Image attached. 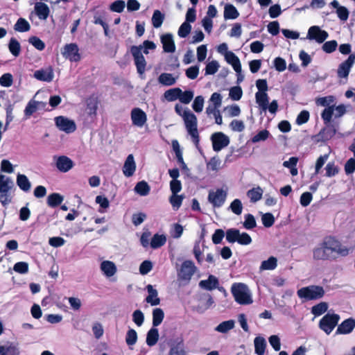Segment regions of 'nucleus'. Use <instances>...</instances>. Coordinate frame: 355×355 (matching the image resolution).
Here are the masks:
<instances>
[{"label":"nucleus","mask_w":355,"mask_h":355,"mask_svg":"<svg viewBox=\"0 0 355 355\" xmlns=\"http://www.w3.org/2000/svg\"><path fill=\"white\" fill-rule=\"evenodd\" d=\"M166 242V236L164 234H155L150 240V247L157 249L163 246Z\"/></svg>","instance_id":"c9c22d12"},{"label":"nucleus","mask_w":355,"mask_h":355,"mask_svg":"<svg viewBox=\"0 0 355 355\" xmlns=\"http://www.w3.org/2000/svg\"><path fill=\"white\" fill-rule=\"evenodd\" d=\"M213 150L219 152L230 144V138L222 132H217L211 135Z\"/></svg>","instance_id":"1a4fd4ad"},{"label":"nucleus","mask_w":355,"mask_h":355,"mask_svg":"<svg viewBox=\"0 0 355 355\" xmlns=\"http://www.w3.org/2000/svg\"><path fill=\"white\" fill-rule=\"evenodd\" d=\"M33 76L38 80L49 83L53 80L54 73L53 69L51 67H48L46 69H42L35 71Z\"/></svg>","instance_id":"aec40b11"},{"label":"nucleus","mask_w":355,"mask_h":355,"mask_svg":"<svg viewBox=\"0 0 355 355\" xmlns=\"http://www.w3.org/2000/svg\"><path fill=\"white\" fill-rule=\"evenodd\" d=\"M256 103L264 112L268 109V95L267 92H257L255 94Z\"/></svg>","instance_id":"bb28decb"},{"label":"nucleus","mask_w":355,"mask_h":355,"mask_svg":"<svg viewBox=\"0 0 355 355\" xmlns=\"http://www.w3.org/2000/svg\"><path fill=\"white\" fill-rule=\"evenodd\" d=\"M194 96V93L191 90H187L182 92L181 90V94H180L179 101L184 104H189Z\"/></svg>","instance_id":"5fc2aeb1"},{"label":"nucleus","mask_w":355,"mask_h":355,"mask_svg":"<svg viewBox=\"0 0 355 355\" xmlns=\"http://www.w3.org/2000/svg\"><path fill=\"white\" fill-rule=\"evenodd\" d=\"M31 28L30 24L24 18H19L15 24L14 29L18 32H26Z\"/></svg>","instance_id":"c03bdc74"},{"label":"nucleus","mask_w":355,"mask_h":355,"mask_svg":"<svg viewBox=\"0 0 355 355\" xmlns=\"http://www.w3.org/2000/svg\"><path fill=\"white\" fill-rule=\"evenodd\" d=\"M227 188H220L216 190H211L208 194V201L214 207H222L227 196Z\"/></svg>","instance_id":"6e6552de"},{"label":"nucleus","mask_w":355,"mask_h":355,"mask_svg":"<svg viewBox=\"0 0 355 355\" xmlns=\"http://www.w3.org/2000/svg\"><path fill=\"white\" fill-rule=\"evenodd\" d=\"M12 83L13 77L12 75L10 73H4L0 77V85L2 87H10L12 85Z\"/></svg>","instance_id":"e2e57ef3"},{"label":"nucleus","mask_w":355,"mask_h":355,"mask_svg":"<svg viewBox=\"0 0 355 355\" xmlns=\"http://www.w3.org/2000/svg\"><path fill=\"white\" fill-rule=\"evenodd\" d=\"M225 59L228 64L232 65L234 71H239L241 67V62L234 53L232 51L227 53Z\"/></svg>","instance_id":"7c9ffc66"},{"label":"nucleus","mask_w":355,"mask_h":355,"mask_svg":"<svg viewBox=\"0 0 355 355\" xmlns=\"http://www.w3.org/2000/svg\"><path fill=\"white\" fill-rule=\"evenodd\" d=\"M98 108V101L96 98H89L87 101V112L90 116H95Z\"/></svg>","instance_id":"de8ad7c7"},{"label":"nucleus","mask_w":355,"mask_h":355,"mask_svg":"<svg viewBox=\"0 0 355 355\" xmlns=\"http://www.w3.org/2000/svg\"><path fill=\"white\" fill-rule=\"evenodd\" d=\"M55 165L60 172L66 173L73 168V162L69 157L62 155L56 158Z\"/></svg>","instance_id":"a211bd4d"},{"label":"nucleus","mask_w":355,"mask_h":355,"mask_svg":"<svg viewBox=\"0 0 355 355\" xmlns=\"http://www.w3.org/2000/svg\"><path fill=\"white\" fill-rule=\"evenodd\" d=\"M164 313L160 308H156L153 311V325L159 326L163 321Z\"/></svg>","instance_id":"79ce46f5"},{"label":"nucleus","mask_w":355,"mask_h":355,"mask_svg":"<svg viewBox=\"0 0 355 355\" xmlns=\"http://www.w3.org/2000/svg\"><path fill=\"white\" fill-rule=\"evenodd\" d=\"M218 286V279L214 276L210 275L207 279L201 280L199 282V286L203 289L207 291H211L216 288Z\"/></svg>","instance_id":"393cba45"},{"label":"nucleus","mask_w":355,"mask_h":355,"mask_svg":"<svg viewBox=\"0 0 355 355\" xmlns=\"http://www.w3.org/2000/svg\"><path fill=\"white\" fill-rule=\"evenodd\" d=\"M355 328V319L347 318L343 321L337 327L336 334H349Z\"/></svg>","instance_id":"6ab92c4d"},{"label":"nucleus","mask_w":355,"mask_h":355,"mask_svg":"<svg viewBox=\"0 0 355 355\" xmlns=\"http://www.w3.org/2000/svg\"><path fill=\"white\" fill-rule=\"evenodd\" d=\"M137 340V334L135 329H130L128 331L125 336V342L128 345H133Z\"/></svg>","instance_id":"680f3d73"},{"label":"nucleus","mask_w":355,"mask_h":355,"mask_svg":"<svg viewBox=\"0 0 355 355\" xmlns=\"http://www.w3.org/2000/svg\"><path fill=\"white\" fill-rule=\"evenodd\" d=\"M180 94H181V89L175 87L166 91L164 96L168 101L172 102L179 100Z\"/></svg>","instance_id":"58836bf2"},{"label":"nucleus","mask_w":355,"mask_h":355,"mask_svg":"<svg viewBox=\"0 0 355 355\" xmlns=\"http://www.w3.org/2000/svg\"><path fill=\"white\" fill-rule=\"evenodd\" d=\"M263 190L260 187H257L248 190L246 193L251 202H256L261 199Z\"/></svg>","instance_id":"c85d7f7f"},{"label":"nucleus","mask_w":355,"mask_h":355,"mask_svg":"<svg viewBox=\"0 0 355 355\" xmlns=\"http://www.w3.org/2000/svg\"><path fill=\"white\" fill-rule=\"evenodd\" d=\"M164 19V15L159 10H155L151 19L153 26L157 28H159Z\"/></svg>","instance_id":"49530a36"},{"label":"nucleus","mask_w":355,"mask_h":355,"mask_svg":"<svg viewBox=\"0 0 355 355\" xmlns=\"http://www.w3.org/2000/svg\"><path fill=\"white\" fill-rule=\"evenodd\" d=\"M328 309V304L327 302H322L315 306L311 309V313L315 316H320L327 311Z\"/></svg>","instance_id":"3c124183"},{"label":"nucleus","mask_w":355,"mask_h":355,"mask_svg":"<svg viewBox=\"0 0 355 355\" xmlns=\"http://www.w3.org/2000/svg\"><path fill=\"white\" fill-rule=\"evenodd\" d=\"M19 349L12 343L0 346V355H19Z\"/></svg>","instance_id":"2f4dec72"},{"label":"nucleus","mask_w":355,"mask_h":355,"mask_svg":"<svg viewBox=\"0 0 355 355\" xmlns=\"http://www.w3.org/2000/svg\"><path fill=\"white\" fill-rule=\"evenodd\" d=\"M184 198L182 195L172 193L171 196L169 198V202L174 209H178L180 207Z\"/></svg>","instance_id":"603ef678"},{"label":"nucleus","mask_w":355,"mask_h":355,"mask_svg":"<svg viewBox=\"0 0 355 355\" xmlns=\"http://www.w3.org/2000/svg\"><path fill=\"white\" fill-rule=\"evenodd\" d=\"M8 49L11 54L15 57H17L19 55L21 52V45L15 38L12 37L10 40L8 44Z\"/></svg>","instance_id":"a19ab883"},{"label":"nucleus","mask_w":355,"mask_h":355,"mask_svg":"<svg viewBox=\"0 0 355 355\" xmlns=\"http://www.w3.org/2000/svg\"><path fill=\"white\" fill-rule=\"evenodd\" d=\"M63 197L57 193H53L48 196L47 203L50 207H54L62 203Z\"/></svg>","instance_id":"09e8293b"},{"label":"nucleus","mask_w":355,"mask_h":355,"mask_svg":"<svg viewBox=\"0 0 355 355\" xmlns=\"http://www.w3.org/2000/svg\"><path fill=\"white\" fill-rule=\"evenodd\" d=\"M134 191L141 196H146L150 193V187L146 181L143 180L135 185Z\"/></svg>","instance_id":"f704fd0d"},{"label":"nucleus","mask_w":355,"mask_h":355,"mask_svg":"<svg viewBox=\"0 0 355 355\" xmlns=\"http://www.w3.org/2000/svg\"><path fill=\"white\" fill-rule=\"evenodd\" d=\"M13 270L19 274H26L28 272V263L24 261L17 262L14 265Z\"/></svg>","instance_id":"0e129e2a"},{"label":"nucleus","mask_w":355,"mask_h":355,"mask_svg":"<svg viewBox=\"0 0 355 355\" xmlns=\"http://www.w3.org/2000/svg\"><path fill=\"white\" fill-rule=\"evenodd\" d=\"M54 120L57 128L66 133L73 132L76 129L75 122L65 116H59L55 117Z\"/></svg>","instance_id":"ddd939ff"},{"label":"nucleus","mask_w":355,"mask_h":355,"mask_svg":"<svg viewBox=\"0 0 355 355\" xmlns=\"http://www.w3.org/2000/svg\"><path fill=\"white\" fill-rule=\"evenodd\" d=\"M28 42L31 44L35 49L39 51H42L45 48L44 42L41 40L39 37L33 36L28 39Z\"/></svg>","instance_id":"69168bd1"},{"label":"nucleus","mask_w":355,"mask_h":355,"mask_svg":"<svg viewBox=\"0 0 355 355\" xmlns=\"http://www.w3.org/2000/svg\"><path fill=\"white\" fill-rule=\"evenodd\" d=\"M34 9L39 19L42 20L47 19L50 10L49 6L46 3L42 2H37L35 4Z\"/></svg>","instance_id":"b1692460"},{"label":"nucleus","mask_w":355,"mask_h":355,"mask_svg":"<svg viewBox=\"0 0 355 355\" xmlns=\"http://www.w3.org/2000/svg\"><path fill=\"white\" fill-rule=\"evenodd\" d=\"M136 162L132 154H130L126 157L122 171L124 176L126 178L132 177L136 171Z\"/></svg>","instance_id":"f3484780"},{"label":"nucleus","mask_w":355,"mask_h":355,"mask_svg":"<svg viewBox=\"0 0 355 355\" xmlns=\"http://www.w3.org/2000/svg\"><path fill=\"white\" fill-rule=\"evenodd\" d=\"M125 6V4L124 1L117 0V1H115L114 2H113L110 6V9L112 12H121L123 11Z\"/></svg>","instance_id":"774afa93"},{"label":"nucleus","mask_w":355,"mask_h":355,"mask_svg":"<svg viewBox=\"0 0 355 355\" xmlns=\"http://www.w3.org/2000/svg\"><path fill=\"white\" fill-rule=\"evenodd\" d=\"M243 227L247 230H251L256 227L257 223L253 215L248 214L244 216Z\"/></svg>","instance_id":"052dcab7"},{"label":"nucleus","mask_w":355,"mask_h":355,"mask_svg":"<svg viewBox=\"0 0 355 355\" xmlns=\"http://www.w3.org/2000/svg\"><path fill=\"white\" fill-rule=\"evenodd\" d=\"M196 270L193 262L190 260L184 261L178 271V278L181 280L189 282Z\"/></svg>","instance_id":"9d476101"},{"label":"nucleus","mask_w":355,"mask_h":355,"mask_svg":"<svg viewBox=\"0 0 355 355\" xmlns=\"http://www.w3.org/2000/svg\"><path fill=\"white\" fill-rule=\"evenodd\" d=\"M349 250L333 237L324 239L313 250V259L315 261L335 260L339 257H345Z\"/></svg>","instance_id":"f257e3e1"},{"label":"nucleus","mask_w":355,"mask_h":355,"mask_svg":"<svg viewBox=\"0 0 355 355\" xmlns=\"http://www.w3.org/2000/svg\"><path fill=\"white\" fill-rule=\"evenodd\" d=\"M297 294L301 299L313 300L322 297L324 295V291L320 286H309L299 289Z\"/></svg>","instance_id":"39448f33"},{"label":"nucleus","mask_w":355,"mask_h":355,"mask_svg":"<svg viewBox=\"0 0 355 355\" xmlns=\"http://www.w3.org/2000/svg\"><path fill=\"white\" fill-rule=\"evenodd\" d=\"M188 134L191 136L192 141L196 147L199 145L200 137L198 131V120L196 116L190 112L182 119Z\"/></svg>","instance_id":"20e7f679"},{"label":"nucleus","mask_w":355,"mask_h":355,"mask_svg":"<svg viewBox=\"0 0 355 355\" xmlns=\"http://www.w3.org/2000/svg\"><path fill=\"white\" fill-rule=\"evenodd\" d=\"M191 26L187 21H184L180 26L178 34L180 37L184 38L186 37L191 32Z\"/></svg>","instance_id":"4d7b16f0"},{"label":"nucleus","mask_w":355,"mask_h":355,"mask_svg":"<svg viewBox=\"0 0 355 355\" xmlns=\"http://www.w3.org/2000/svg\"><path fill=\"white\" fill-rule=\"evenodd\" d=\"M40 104V102L36 101L35 100H31L24 110V114L26 118H29L34 112L37 111L38 109V105Z\"/></svg>","instance_id":"37998d69"},{"label":"nucleus","mask_w":355,"mask_h":355,"mask_svg":"<svg viewBox=\"0 0 355 355\" xmlns=\"http://www.w3.org/2000/svg\"><path fill=\"white\" fill-rule=\"evenodd\" d=\"M226 240L229 243H233L237 242L243 245H247L252 243V239L248 233H241L239 230L234 228L227 230Z\"/></svg>","instance_id":"423d86ee"},{"label":"nucleus","mask_w":355,"mask_h":355,"mask_svg":"<svg viewBox=\"0 0 355 355\" xmlns=\"http://www.w3.org/2000/svg\"><path fill=\"white\" fill-rule=\"evenodd\" d=\"M277 266V259L275 257H270L267 260L263 261L259 267V271L272 270Z\"/></svg>","instance_id":"473e14b6"},{"label":"nucleus","mask_w":355,"mask_h":355,"mask_svg":"<svg viewBox=\"0 0 355 355\" xmlns=\"http://www.w3.org/2000/svg\"><path fill=\"white\" fill-rule=\"evenodd\" d=\"M205 99L202 96H198L195 98L192 108L196 112H201L203 110Z\"/></svg>","instance_id":"13d9d810"},{"label":"nucleus","mask_w":355,"mask_h":355,"mask_svg":"<svg viewBox=\"0 0 355 355\" xmlns=\"http://www.w3.org/2000/svg\"><path fill=\"white\" fill-rule=\"evenodd\" d=\"M100 269L106 277L114 276L117 271L115 263L111 261H103L101 263Z\"/></svg>","instance_id":"4be33fe9"},{"label":"nucleus","mask_w":355,"mask_h":355,"mask_svg":"<svg viewBox=\"0 0 355 355\" xmlns=\"http://www.w3.org/2000/svg\"><path fill=\"white\" fill-rule=\"evenodd\" d=\"M329 37L326 31L322 30L318 26H311L306 35V38L310 40H315L319 44L323 43Z\"/></svg>","instance_id":"f8f14e48"},{"label":"nucleus","mask_w":355,"mask_h":355,"mask_svg":"<svg viewBox=\"0 0 355 355\" xmlns=\"http://www.w3.org/2000/svg\"><path fill=\"white\" fill-rule=\"evenodd\" d=\"M270 135V132L267 130H262L256 134L251 139L252 143H258L266 141Z\"/></svg>","instance_id":"bf43d9fd"},{"label":"nucleus","mask_w":355,"mask_h":355,"mask_svg":"<svg viewBox=\"0 0 355 355\" xmlns=\"http://www.w3.org/2000/svg\"><path fill=\"white\" fill-rule=\"evenodd\" d=\"M130 118L133 125L142 128L147 121V115L141 109L135 107L131 110Z\"/></svg>","instance_id":"2eb2a0df"},{"label":"nucleus","mask_w":355,"mask_h":355,"mask_svg":"<svg viewBox=\"0 0 355 355\" xmlns=\"http://www.w3.org/2000/svg\"><path fill=\"white\" fill-rule=\"evenodd\" d=\"M17 184L24 191H28L31 189V182L25 175L18 174L17 176Z\"/></svg>","instance_id":"e433bc0d"},{"label":"nucleus","mask_w":355,"mask_h":355,"mask_svg":"<svg viewBox=\"0 0 355 355\" xmlns=\"http://www.w3.org/2000/svg\"><path fill=\"white\" fill-rule=\"evenodd\" d=\"M340 315L328 313L319 322L320 328L327 334H330L340 320Z\"/></svg>","instance_id":"0eeeda50"},{"label":"nucleus","mask_w":355,"mask_h":355,"mask_svg":"<svg viewBox=\"0 0 355 355\" xmlns=\"http://www.w3.org/2000/svg\"><path fill=\"white\" fill-rule=\"evenodd\" d=\"M177 78L178 77H174L171 73H162L158 78V82L164 86H171L176 83Z\"/></svg>","instance_id":"c756f323"},{"label":"nucleus","mask_w":355,"mask_h":355,"mask_svg":"<svg viewBox=\"0 0 355 355\" xmlns=\"http://www.w3.org/2000/svg\"><path fill=\"white\" fill-rule=\"evenodd\" d=\"M130 52L133 56L137 72L141 75L143 74L146 70V62L142 55L141 48L132 46Z\"/></svg>","instance_id":"9b49d317"},{"label":"nucleus","mask_w":355,"mask_h":355,"mask_svg":"<svg viewBox=\"0 0 355 355\" xmlns=\"http://www.w3.org/2000/svg\"><path fill=\"white\" fill-rule=\"evenodd\" d=\"M354 62L355 55H350L345 61H344L339 65L337 71L338 77L347 78Z\"/></svg>","instance_id":"dca6fc26"},{"label":"nucleus","mask_w":355,"mask_h":355,"mask_svg":"<svg viewBox=\"0 0 355 355\" xmlns=\"http://www.w3.org/2000/svg\"><path fill=\"white\" fill-rule=\"evenodd\" d=\"M335 100V97L331 95L319 97L315 99V103L317 105L325 107L324 110L321 113V118L326 125L329 124L332 119Z\"/></svg>","instance_id":"7ed1b4c3"},{"label":"nucleus","mask_w":355,"mask_h":355,"mask_svg":"<svg viewBox=\"0 0 355 355\" xmlns=\"http://www.w3.org/2000/svg\"><path fill=\"white\" fill-rule=\"evenodd\" d=\"M254 343L256 354L258 355H263L266 347V340L262 337H256Z\"/></svg>","instance_id":"ea45409f"},{"label":"nucleus","mask_w":355,"mask_h":355,"mask_svg":"<svg viewBox=\"0 0 355 355\" xmlns=\"http://www.w3.org/2000/svg\"><path fill=\"white\" fill-rule=\"evenodd\" d=\"M62 54L65 58L71 62H78L80 60L78 46L74 43L66 44L63 48Z\"/></svg>","instance_id":"4468645a"},{"label":"nucleus","mask_w":355,"mask_h":355,"mask_svg":"<svg viewBox=\"0 0 355 355\" xmlns=\"http://www.w3.org/2000/svg\"><path fill=\"white\" fill-rule=\"evenodd\" d=\"M146 290L148 291V296L146 298L147 303L151 306H157L160 303V299L158 297V292L154 288L151 284L146 286Z\"/></svg>","instance_id":"5701e85b"},{"label":"nucleus","mask_w":355,"mask_h":355,"mask_svg":"<svg viewBox=\"0 0 355 355\" xmlns=\"http://www.w3.org/2000/svg\"><path fill=\"white\" fill-rule=\"evenodd\" d=\"M159 339L158 329L156 328H151L147 333L146 344L150 346H154Z\"/></svg>","instance_id":"4c0bfd02"},{"label":"nucleus","mask_w":355,"mask_h":355,"mask_svg":"<svg viewBox=\"0 0 355 355\" xmlns=\"http://www.w3.org/2000/svg\"><path fill=\"white\" fill-rule=\"evenodd\" d=\"M325 176L331 178L336 175L339 172V168L334 162H329L325 168Z\"/></svg>","instance_id":"8fccbe9b"},{"label":"nucleus","mask_w":355,"mask_h":355,"mask_svg":"<svg viewBox=\"0 0 355 355\" xmlns=\"http://www.w3.org/2000/svg\"><path fill=\"white\" fill-rule=\"evenodd\" d=\"M161 42L163 46L164 52L174 53L175 51V45L173 40V35L166 33L161 36Z\"/></svg>","instance_id":"412c9836"},{"label":"nucleus","mask_w":355,"mask_h":355,"mask_svg":"<svg viewBox=\"0 0 355 355\" xmlns=\"http://www.w3.org/2000/svg\"><path fill=\"white\" fill-rule=\"evenodd\" d=\"M14 186L12 179L4 175H0V193L9 192Z\"/></svg>","instance_id":"cd10ccee"},{"label":"nucleus","mask_w":355,"mask_h":355,"mask_svg":"<svg viewBox=\"0 0 355 355\" xmlns=\"http://www.w3.org/2000/svg\"><path fill=\"white\" fill-rule=\"evenodd\" d=\"M239 16L236 7L232 4H227L224 8V18L225 19H235Z\"/></svg>","instance_id":"72a5a7b5"},{"label":"nucleus","mask_w":355,"mask_h":355,"mask_svg":"<svg viewBox=\"0 0 355 355\" xmlns=\"http://www.w3.org/2000/svg\"><path fill=\"white\" fill-rule=\"evenodd\" d=\"M231 293L239 304L249 305L253 303L252 292L243 283H234L231 286Z\"/></svg>","instance_id":"f03ea898"},{"label":"nucleus","mask_w":355,"mask_h":355,"mask_svg":"<svg viewBox=\"0 0 355 355\" xmlns=\"http://www.w3.org/2000/svg\"><path fill=\"white\" fill-rule=\"evenodd\" d=\"M168 355H187L183 344L178 343L171 347Z\"/></svg>","instance_id":"6e6d98bb"},{"label":"nucleus","mask_w":355,"mask_h":355,"mask_svg":"<svg viewBox=\"0 0 355 355\" xmlns=\"http://www.w3.org/2000/svg\"><path fill=\"white\" fill-rule=\"evenodd\" d=\"M235 327V321L234 320H229L220 322L214 328V331L221 333L227 334Z\"/></svg>","instance_id":"a878e982"},{"label":"nucleus","mask_w":355,"mask_h":355,"mask_svg":"<svg viewBox=\"0 0 355 355\" xmlns=\"http://www.w3.org/2000/svg\"><path fill=\"white\" fill-rule=\"evenodd\" d=\"M228 209L234 214L239 216L242 214L243 207L241 200L236 198L230 203Z\"/></svg>","instance_id":"a18cd8bd"},{"label":"nucleus","mask_w":355,"mask_h":355,"mask_svg":"<svg viewBox=\"0 0 355 355\" xmlns=\"http://www.w3.org/2000/svg\"><path fill=\"white\" fill-rule=\"evenodd\" d=\"M219 64L216 60H212L207 64L205 70V75H213L216 73L219 69Z\"/></svg>","instance_id":"864d4df0"},{"label":"nucleus","mask_w":355,"mask_h":355,"mask_svg":"<svg viewBox=\"0 0 355 355\" xmlns=\"http://www.w3.org/2000/svg\"><path fill=\"white\" fill-rule=\"evenodd\" d=\"M243 92L240 87H233L230 89L229 96L233 101H239L242 97Z\"/></svg>","instance_id":"338daca9"}]
</instances>
